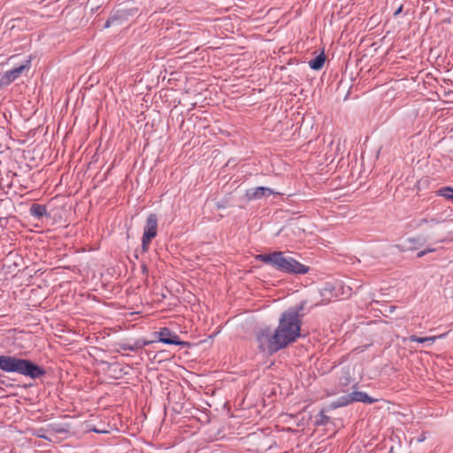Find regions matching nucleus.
<instances>
[{"mask_svg":"<svg viewBox=\"0 0 453 453\" xmlns=\"http://www.w3.org/2000/svg\"><path fill=\"white\" fill-rule=\"evenodd\" d=\"M35 434L37 437L47 439V437L42 433H40V431H38Z\"/></svg>","mask_w":453,"mask_h":453,"instance_id":"15","label":"nucleus"},{"mask_svg":"<svg viewBox=\"0 0 453 453\" xmlns=\"http://www.w3.org/2000/svg\"><path fill=\"white\" fill-rule=\"evenodd\" d=\"M349 383V380L348 378L345 379V382H344V385H348Z\"/></svg>","mask_w":453,"mask_h":453,"instance_id":"20","label":"nucleus"},{"mask_svg":"<svg viewBox=\"0 0 453 453\" xmlns=\"http://www.w3.org/2000/svg\"><path fill=\"white\" fill-rule=\"evenodd\" d=\"M273 194H275V192L269 188L257 187L247 190L246 196L249 200H258L264 196H269Z\"/></svg>","mask_w":453,"mask_h":453,"instance_id":"7","label":"nucleus"},{"mask_svg":"<svg viewBox=\"0 0 453 453\" xmlns=\"http://www.w3.org/2000/svg\"><path fill=\"white\" fill-rule=\"evenodd\" d=\"M426 250V254L429 253V252H433L434 251V249H427Z\"/></svg>","mask_w":453,"mask_h":453,"instance_id":"19","label":"nucleus"},{"mask_svg":"<svg viewBox=\"0 0 453 453\" xmlns=\"http://www.w3.org/2000/svg\"><path fill=\"white\" fill-rule=\"evenodd\" d=\"M426 254V250H422L418 253V257H421Z\"/></svg>","mask_w":453,"mask_h":453,"instance_id":"16","label":"nucleus"},{"mask_svg":"<svg viewBox=\"0 0 453 453\" xmlns=\"http://www.w3.org/2000/svg\"><path fill=\"white\" fill-rule=\"evenodd\" d=\"M438 195L453 202V188L449 187H444L438 190Z\"/></svg>","mask_w":453,"mask_h":453,"instance_id":"12","label":"nucleus"},{"mask_svg":"<svg viewBox=\"0 0 453 453\" xmlns=\"http://www.w3.org/2000/svg\"><path fill=\"white\" fill-rule=\"evenodd\" d=\"M428 222H431V223H434V224H438L439 221L436 220L435 219H431L430 221H428L426 219H420L417 221L416 223V226L417 227H420L422 226L424 224H426Z\"/></svg>","mask_w":453,"mask_h":453,"instance_id":"13","label":"nucleus"},{"mask_svg":"<svg viewBox=\"0 0 453 453\" xmlns=\"http://www.w3.org/2000/svg\"><path fill=\"white\" fill-rule=\"evenodd\" d=\"M325 61L326 57L324 53H321L309 62V66L313 70H320L323 67Z\"/></svg>","mask_w":453,"mask_h":453,"instance_id":"8","label":"nucleus"},{"mask_svg":"<svg viewBox=\"0 0 453 453\" xmlns=\"http://www.w3.org/2000/svg\"><path fill=\"white\" fill-rule=\"evenodd\" d=\"M111 21L109 19L105 22L104 27H109L111 26Z\"/></svg>","mask_w":453,"mask_h":453,"instance_id":"18","label":"nucleus"},{"mask_svg":"<svg viewBox=\"0 0 453 453\" xmlns=\"http://www.w3.org/2000/svg\"><path fill=\"white\" fill-rule=\"evenodd\" d=\"M157 335V341L165 344L183 346L186 342L180 340L179 336L167 327L161 328L155 333Z\"/></svg>","mask_w":453,"mask_h":453,"instance_id":"6","label":"nucleus"},{"mask_svg":"<svg viewBox=\"0 0 453 453\" xmlns=\"http://www.w3.org/2000/svg\"><path fill=\"white\" fill-rule=\"evenodd\" d=\"M30 213L32 216H35L36 218H41V217L46 215V213H47L46 207L42 204L34 203L30 208Z\"/></svg>","mask_w":453,"mask_h":453,"instance_id":"10","label":"nucleus"},{"mask_svg":"<svg viewBox=\"0 0 453 453\" xmlns=\"http://www.w3.org/2000/svg\"><path fill=\"white\" fill-rule=\"evenodd\" d=\"M257 259L265 264L272 265L279 271L288 273L304 274L309 271L308 266L299 263L291 257L285 256L280 251L258 255Z\"/></svg>","mask_w":453,"mask_h":453,"instance_id":"2","label":"nucleus"},{"mask_svg":"<svg viewBox=\"0 0 453 453\" xmlns=\"http://www.w3.org/2000/svg\"><path fill=\"white\" fill-rule=\"evenodd\" d=\"M354 402H361L371 404L377 402V399L369 396L365 392L353 391L351 394L342 397L341 403L338 404V406H345Z\"/></svg>","mask_w":453,"mask_h":453,"instance_id":"5","label":"nucleus"},{"mask_svg":"<svg viewBox=\"0 0 453 453\" xmlns=\"http://www.w3.org/2000/svg\"><path fill=\"white\" fill-rule=\"evenodd\" d=\"M301 310L302 307L292 308L283 312L273 333L268 327L261 328L257 334L259 348L273 353L296 342L300 337Z\"/></svg>","mask_w":453,"mask_h":453,"instance_id":"1","label":"nucleus"},{"mask_svg":"<svg viewBox=\"0 0 453 453\" xmlns=\"http://www.w3.org/2000/svg\"><path fill=\"white\" fill-rule=\"evenodd\" d=\"M445 336V334H441V335H438V336H429V337H418V336H416V335H411L409 337V340L411 342H419V343H424V342H430V343H434L437 339L439 338H443Z\"/></svg>","mask_w":453,"mask_h":453,"instance_id":"9","label":"nucleus"},{"mask_svg":"<svg viewBox=\"0 0 453 453\" xmlns=\"http://www.w3.org/2000/svg\"><path fill=\"white\" fill-rule=\"evenodd\" d=\"M157 218L154 213H150L146 220V225L144 227V233L142 235V250L147 251L149 249V245L151 242V240L157 236Z\"/></svg>","mask_w":453,"mask_h":453,"instance_id":"4","label":"nucleus"},{"mask_svg":"<svg viewBox=\"0 0 453 453\" xmlns=\"http://www.w3.org/2000/svg\"><path fill=\"white\" fill-rule=\"evenodd\" d=\"M30 64V60L27 61L26 65H22L19 67L14 68L8 72L7 76L12 80L16 79Z\"/></svg>","mask_w":453,"mask_h":453,"instance_id":"11","label":"nucleus"},{"mask_svg":"<svg viewBox=\"0 0 453 453\" xmlns=\"http://www.w3.org/2000/svg\"><path fill=\"white\" fill-rule=\"evenodd\" d=\"M403 10V6H400L394 13V16H397Z\"/></svg>","mask_w":453,"mask_h":453,"instance_id":"17","label":"nucleus"},{"mask_svg":"<svg viewBox=\"0 0 453 453\" xmlns=\"http://www.w3.org/2000/svg\"><path fill=\"white\" fill-rule=\"evenodd\" d=\"M0 369L6 372H17L33 379L44 374L43 369L39 365L29 360L12 356H0Z\"/></svg>","mask_w":453,"mask_h":453,"instance_id":"3","label":"nucleus"},{"mask_svg":"<svg viewBox=\"0 0 453 453\" xmlns=\"http://www.w3.org/2000/svg\"><path fill=\"white\" fill-rule=\"evenodd\" d=\"M151 342H150V341H144V342H143V343H142V345L135 344V346H134V347L128 346L127 349H130V350H134V349H138V348H142V346L148 345V344H150V343H151Z\"/></svg>","mask_w":453,"mask_h":453,"instance_id":"14","label":"nucleus"}]
</instances>
